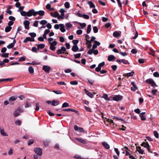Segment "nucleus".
<instances>
[{"label":"nucleus","instance_id":"obj_20","mask_svg":"<svg viewBox=\"0 0 159 159\" xmlns=\"http://www.w3.org/2000/svg\"><path fill=\"white\" fill-rule=\"evenodd\" d=\"M116 58L114 55H109L108 57V60L109 61H112L116 59Z\"/></svg>","mask_w":159,"mask_h":159},{"label":"nucleus","instance_id":"obj_51","mask_svg":"<svg viewBox=\"0 0 159 159\" xmlns=\"http://www.w3.org/2000/svg\"><path fill=\"white\" fill-rule=\"evenodd\" d=\"M79 24L80 25V26L82 27L81 28V29H83L86 26V24L85 23H79Z\"/></svg>","mask_w":159,"mask_h":159},{"label":"nucleus","instance_id":"obj_34","mask_svg":"<svg viewBox=\"0 0 159 159\" xmlns=\"http://www.w3.org/2000/svg\"><path fill=\"white\" fill-rule=\"evenodd\" d=\"M28 70L30 73H33L34 72V70L32 66H29L28 68Z\"/></svg>","mask_w":159,"mask_h":159},{"label":"nucleus","instance_id":"obj_54","mask_svg":"<svg viewBox=\"0 0 159 159\" xmlns=\"http://www.w3.org/2000/svg\"><path fill=\"white\" fill-rule=\"evenodd\" d=\"M15 124L18 125H20L21 124V122L20 120H17L15 121Z\"/></svg>","mask_w":159,"mask_h":159},{"label":"nucleus","instance_id":"obj_18","mask_svg":"<svg viewBox=\"0 0 159 159\" xmlns=\"http://www.w3.org/2000/svg\"><path fill=\"white\" fill-rule=\"evenodd\" d=\"M145 113V112H143L140 113L139 114V116L142 120H146V117L144 115Z\"/></svg>","mask_w":159,"mask_h":159},{"label":"nucleus","instance_id":"obj_27","mask_svg":"<svg viewBox=\"0 0 159 159\" xmlns=\"http://www.w3.org/2000/svg\"><path fill=\"white\" fill-rule=\"evenodd\" d=\"M87 3L89 5L90 8H94L95 7L94 4L92 1H89Z\"/></svg>","mask_w":159,"mask_h":159},{"label":"nucleus","instance_id":"obj_23","mask_svg":"<svg viewBox=\"0 0 159 159\" xmlns=\"http://www.w3.org/2000/svg\"><path fill=\"white\" fill-rule=\"evenodd\" d=\"M17 98V97L16 96H12L9 98V100L10 101H15Z\"/></svg>","mask_w":159,"mask_h":159},{"label":"nucleus","instance_id":"obj_64","mask_svg":"<svg viewBox=\"0 0 159 159\" xmlns=\"http://www.w3.org/2000/svg\"><path fill=\"white\" fill-rule=\"evenodd\" d=\"M7 51V48L6 47L3 48L1 51V52L2 53H4L5 52Z\"/></svg>","mask_w":159,"mask_h":159},{"label":"nucleus","instance_id":"obj_59","mask_svg":"<svg viewBox=\"0 0 159 159\" xmlns=\"http://www.w3.org/2000/svg\"><path fill=\"white\" fill-rule=\"evenodd\" d=\"M114 150H115V152H116V153L117 155L118 156H119V155L120 154V152L118 151V149L117 148H115Z\"/></svg>","mask_w":159,"mask_h":159},{"label":"nucleus","instance_id":"obj_58","mask_svg":"<svg viewBox=\"0 0 159 159\" xmlns=\"http://www.w3.org/2000/svg\"><path fill=\"white\" fill-rule=\"evenodd\" d=\"M120 54L123 56H125L127 55V53L126 52H120Z\"/></svg>","mask_w":159,"mask_h":159},{"label":"nucleus","instance_id":"obj_16","mask_svg":"<svg viewBox=\"0 0 159 159\" xmlns=\"http://www.w3.org/2000/svg\"><path fill=\"white\" fill-rule=\"evenodd\" d=\"M71 49L74 52H77L79 50V48L77 45H74L72 47Z\"/></svg>","mask_w":159,"mask_h":159},{"label":"nucleus","instance_id":"obj_11","mask_svg":"<svg viewBox=\"0 0 159 159\" xmlns=\"http://www.w3.org/2000/svg\"><path fill=\"white\" fill-rule=\"evenodd\" d=\"M141 146L146 148L149 152H150V146L148 143L143 142L141 144Z\"/></svg>","mask_w":159,"mask_h":159},{"label":"nucleus","instance_id":"obj_8","mask_svg":"<svg viewBox=\"0 0 159 159\" xmlns=\"http://www.w3.org/2000/svg\"><path fill=\"white\" fill-rule=\"evenodd\" d=\"M123 98V96L120 95H115L113 98V99L114 101H119L121 100Z\"/></svg>","mask_w":159,"mask_h":159},{"label":"nucleus","instance_id":"obj_48","mask_svg":"<svg viewBox=\"0 0 159 159\" xmlns=\"http://www.w3.org/2000/svg\"><path fill=\"white\" fill-rule=\"evenodd\" d=\"M122 62L123 63L125 64H129V63L128 62V61L124 59H122Z\"/></svg>","mask_w":159,"mask_h":159},{"label":"nucleus","instance_id":"obj_46","mask_svg":"<svg viewBox=\"0 0 159 159\" xmlns=\"http://www.w3.org/2000/svg\"><path fill=\"white\" fill-rule=\"evenodd\" d=\"M70 84L73 85H76L78 84V82L76 81H72L70 82Z\"/></svg>","mask_w":159,"mask_h":159},{"label":"nucleus","instance_id":"obj_9","mask_svg":"<svg viewBox=\"0 0 159 159\" xmlns=\"http://www.w3.org/2000/svg\"><path fill=\"white\" fill-rule=\"evenodd\" d=\"M105 65V62L104 61L99 63L97 67L95 68V70L97 72H99L101 69V67Z\"/></svg>","mask_w":159,"mask_h":159},{"label":"nucleus","instance_id":"obj_49","mask_svg":"<svg viewBox=\"0 0 159 159\" xmlns=\"http://www.w3.org/2000/svg\"><path fill=\"white\" fill-rule=\"evenodd\" d=\"M25 57H22L19 58L18 61H25Z\"/></svg>","mask_w":159,"mask_h":159},{"label":"nucleus","instance_id":"obj_44","mask_svg":"<svg viewBox=\"0 0 159 159\" xmlns=\"http://www.w3.org/2000/svg\"><path fill=\"white\" fill-rule=\"evenodd\" d=\"M29 34L31 36V38H34L36 37V35L35 33H29Z\"/></svg>","mask_w":159,"mask_h":159},{"label":"nucleus","instance_id":"obj_39","mask_svg":"<svg viewBox=\"0 0 159 159\" xmlns=\"http://www.w3.org/2000/svg\"><path fill=\"white\" fill-rule=\"evenodd\" d=\"M93 31L94 33H96L98 32V29L97 26H94L93 28Z\"/></svg>","mask_w":159,"mask_h":159},{"label":"nucleus","instance_id":"obj_53","mask_svg":"<svg viewBox=\"0 0 159 159\" xmlns=\"http://www.w3.org/2000/svg\"><path fill=\"white\" fill-rule=\"evenodd\" d=\"M105 119H106V121L110 123V124H113V121L112 120L110 119H107L105 118Z\"/></svg>","mask_w":159,"mask_h":159},{"label":"nucleus","instance_id":"obj_37","mask_svg":"<svg viewBox=\"0 0 159 159\" xmlns=\"http://www.w3.org/2000/svg\"><path fill=\"white\" fill-rule=\"evenodd\" d=\"M64 6L67 9L69 8L70 7V6L69 2H66L64 4Z\"/></svg>","mask_w":159,"mask_h":159},{"label":"nucleus","instance_id":"obj_55","mask_svg":"<svg viewBox=\"0 0 159 159\" xmlns=\"http://www.w3.org/2000/svg\"><path fill=\"white\" fill-rule=\"evenodd\" d=\"M82 31L81 30H77L76 33L77 34H81L82 33Z\"/></svg>","mask_w":159,"mask_h":159},{"label":"nucleus","instance_id":"obj_6","mask_svg":"<svg viewBox=\"0 0 159 159\" xmlns=\"http://www.w3.org/2000/svg\"><path fill=\"white\" fill-rule=\"evenodd\" d=\"M146 82L151 84L152 86H155L157 87V85H156V83L152 79H148L146 80Z\"/></svg>","mask_w":159,"mask_h":159},{"label":"nucleus","instance_id":"obj_42","mask_svg":"<svg viewBox=\"0 0 159 159\" xmlns=\"http://www.w3.org/2000/svg\"><path fill=\"white\" fill-rule=\"evenodd\" d=\"M39 22V21L35 20L33 24V26L35 27H38Z\"/></svg>","mask_w":159,"mask_h":159},{"label":"nucleus","instance_id":"obj_50","mask_svg":"<svg viewBox=\"0 0 159 159\" xmlns=\"http://www.w3.org/2000/svg\"><path fill=\"white\" fill-rule=\"evenodd\" d=\"M82 17H83L84 19H89V16L88 15L86 14H82Z\"/></svg>","mask_w":159,"mask_h":159},{"label":"nucleus","instance_id":"obj_62","mask_svg":"<svg viewBox=\"0 0 159 159\" xmlns=\"http://www.w3.org/2000/svg\"><path fill=\"white\" fill-rule=\"evenodd\" d=\"M139 62L140 63L142 64L144 62V60L143 59H139L138 60Z\"/></svg>","mask_w":159,"mask_h":159},{"label":"nucleus","instance_id":"obj_4","mask_svg":"<svg viewBox=\"0 0 159 159\" xmlns=\"http://www.w3.org/2000/svg\"><path fill=\"white\" fill-rule=\"evenodd\" d=\"M21 14L22 16H27L28 17H30L32 16V9L29 10L28 12H26L24 11H21Z\"/></svg>","mask_w":159,"mask_h":159},{"label":"nucleus","instance_id":"obj_45","mask_svg":"<svg viewBox=\"0 0 159 159\" xmlns=\"http://www.w3.org/2000/svg\"><path fill=\"white\" fill-rule=\"evenodd\" d=\"M154 134L156 138H159V134L157 131H154Z\"/></svg>","mask_w":159,"mask_h":159},{"label":"nucleus","instance_id":"obj_10","mask_svg":"<svg viewBox=\"0 0 159 159\" xmlns=\"http://www.w3.org/2000/svg\"><path fill=\"white\" fill-rule=\"evenodd\" d=\"M42 68L43 70L47 73H49L51 70V68L50 66L46 65L43 66Z\"/></svg>","mask_w":159,"mask_h":159},{"label":"nucleus","instance_id":"obj_31","mask_svg":"<svg viewBox=\"0 0 159 159\" xmlns=\"http://www.w3.org/2000/svg\"><path fill=\"white\" fill-rule=\"evenodd\" d=\"M12 28L11 27L9 26H7L5 29V31L6 32H9L11 30Z\"/></svg>","mask_w":159,"mask_h":159},{"label":"nucleus","instance_id":"obj_33","mask_svg":"<svg viewBox=\"0 0 159 159\" xmlns=\"http://www.w3.org/2000/svg\"><path fill=\"white\" fill-rule=\"evenodd\" d=\"M91 31V25H89L87 26L86 32L87 34L90 33Z\"/></svg>","mask_w":159,"mask_h":159},{"label":"nucleus","instance_id":"obj_32","mask_svg":"<svg viewBox=\"0 0 159 159\" xmlns=\"http://www.w3.org/2000/svg\"><path fill=\"white\" fill-rule=\"evenodd\" d=\"M47 21L46 20H42L40 21L39 23L42 25H46L47 23Z\"/></svg>","mask_w":159,"mask_h":159},{"label":"nucleus","instance_id":"obj_47","mask_svg":"<svg viewBox=\"0 0 159 159\" xmlns=\"http://www.w3.org/2000/svg\"><path fill=\"white\" fill-rule=\"evenodd\" d=\"M30 37L26 38L23 41V42L26 43L28 41H30Z\"/></svg>","mask_w":159,"mask_h":159},{"label":"nucleus","instance_id":"obj_28","mask_svg":"<svg viewBox=\"0 0 159 159\" xmlns=\"http://www.w3.org/2000/svg\"><path fill=\"white\" fill-rule=\"evenodd\" d=\"M51 6L50 4H48L46 6V8L50 11H52L54 10L53 8H51Z\"/></svg>","mask_w":159,"mask_h":159},{"label":"nucleus","instance_id":"obj_35","mask_svg":"<svg viewBox=\"0 0 159 159\" xmlns=\"http://www.w3.org/2000/svg\"><path fill=\"white\" fill-rule=\"evenodd\" d=\"M8 55L9 53H3V54H1L0 53V56L2 57H8Z\"/></svg>","mask_w":159,"mask_h":159},{"label":"nucleus","instance_id":"obj_3","mask_svg":"<svg viewBox=\"0 0 159 159\" xmlns=\"http://www.w3.org/2000/svg\"><path fill=\"white\" fill-rule=\"evenodd\" d=\"M32 9V16H35L37 15L40 16H43L44 15V11L43 10L35 11L34 9Z\"/></svg>","mask_w":159,"mask_h":159},{"label":"nucleus","instance_id":"obj_56","mask_svg":"<svg viewBox=\"0 0 159 159\" xmlns=\"http://www.w3.org/2000/svg\"><path fill=\"white\" fill-rule=\"evenodd\" d=\"M96 39V38L94 36H92L90 40L88 41V42L91 43L92 42L95 41L94 40Z\"/></svg>","mask_w":159,"mask_h":159},{"label":"nucleus","instance_id":"obj_60","mask_svg":"<svg viewBox=\"0 0 159 159\" xmlns=\"http://www.w3.org/2000/svg\"><path fill=\"white\" fill-rule=\"evenodd\" d=\"M154 76L155 77H158L159 76V74L157 72H155L153 74Z\"/></svg>","mask_w":159,"mask_h":159},{"label":"nucleus","instance_id":"obj_19","mask_svg":"<svg viewBox=\"0 0 159 159\" xmlns=\"http://www.w3.org/2000/svg\"><path fill=\"white\" fill-rule=\"evenodd\" d=\"M60 29L61 31L62 32H64L66 31L65 29L64 25L63 24H60Z\"/></svg>","mask_w":159,"mask_h":159},{"label":"nucleus","instance_id":"obj_40","mask_svg":"<svg viewBox=\"0 0 159 159\" xmlns=\"http://www.w3.org/2000/svg\"><path fill=\"white\" fill-rule=\"evenodd\" d=\"M69 106V104L68 103H67L66 102H65L63 104L62 106V107L64 108V107H67Z\"/></svg>","mask_w":159,"mask_h":159},{"label":"nucleus","instance_id":"obj_30","mask_svg":"<svg viewBox=\"0 0 159 159\" xmlns=\"http://www.w3.org/2000/svg\"><path fill=\"white\" fill-rule=\"evenodd\" d=\"M76 139L79 142H80L83 144L86 143V141L82 139L77 138Z\"/></svg>","mask_w":159,"mask_h":159},{"label":"nucleus","instance_id":"obj_24","mask_svg":"<svg viewBox=\"0 0 159 159\" xmlns=\"http://www.w3.org/2000/svg\"><path fill=\"white\" fill-rule=\"evenodd\" d=\"M66 29L67 30H68L70 28L72 27L73 26L69 22L66 23Z\"/></svg>","mask_w":159,"mask_h":159},{"label":"nucleus","instance_id":"obj_17","mask_svg":"<svg viewBox=\"0 0 159 159\" xmlns=\"http://www.w3.org/2000/svg\"><path fill=\"white\" fill-rule=\"evenodd\" d=\"M120 33L121 32H120L116 31L113 32V36L117 38L120 35Z\"/></svg>","mask_w":159,"mask_h":159},{"label":"nucleus","instance_id":"obj_2","mask_svg":"<svg viewBox=\"0 0 159 159\" xmlns=\"http://www.w3.org/2000/svg\"><path fill=\"white\" fill-rule=\"evenodd\" d=\"M48 44L50 45L49 49L50 50L54 51L56 49V46L57 44V42L56 39L50 37L48 39Z\"/></svg>","mask_w":159,"mask_h":159},{"label":"nucleus","instance_id":"obj_1","mask_svg":"<svg viewBox=\"0 0 159 159\" xmlns=\"http://www.w3.org/2000/svg\"><path fill=\"white\" fill-rule=\"evenodd\" d=\"M100 43L96 40L94 41V43L92 47L87 52V53L91 55L93 53L94 55H97L98 53V50L95 49L97 48V46L100 45Z\"/></svg>","mask_w":159,"mask_h":159},{"label":"nucleus","instance_id":"obj_57","mask_svg":"<svg viewBox=\"0 0 159 159\" xmlns=\"http://www.w3.org/2000/svg\"><path fill=\"white\" fill-rule=\"evenodd\" d=\"M57 53L58 54H60L62 53H63V52H62L61 49H59L57 50Z\"/></svg>","mask_w":159,"mask_h":159},{"label":"nucleus","instance_id":"obj_21","mask_svg":"<svg viewBox=\"0 0 159 159\" xmlns=\"http://www.w3.org/2000/svg\"><path fill=\"white\" fill-rule=\"evenodd\" d=\"M102 144L104 147L106 149H108L110 148L109 145L106 142H103L102 143Z\"/></svg>","mask_w":159,"mask_h":159},{"label":"nucleus","instance_id":"obj_25","mask_svg":"<svg viewBox=\"0 0 159 159\" xmlns=\"http://www.w3.org/2000/svg\"><path fill=\"white\" fill-rule=\"evenodd\" d=\"M102 98H103L107 101H109L110 100V98L108 97V95L106 94H103Z\"/></svg>","mask_w":159,"mask_h":159},{"label":"nucleus","instance_id":"obj_63","mask_svg":"<svg viewBox=\"0 0 159 159\" xmlns=\"http://www.w3.org/2000/svg\"><path fill=\"white\" fill-rule=\"evenodd\" d=\"M117 66L116 65H114L111 66V68L113 70H116L117 69Z\"/></svg>","mask_w":159,"mask_h":159},{"label":"nucleus","instance_id":"obj_41","mask_svg":"<svg viewBox=\"0 0 159 159\" xmlns=\"http://www.w3.org/2000/svg\"><path fill=\"white\" fill-rule=\"evenodd\" d=\"M81 53H78V54H75L74 55V57L76 59V58H78L80 57V56H81Z\"/></svg>","mask_w":159,"mask_h":159},{"label":"nucleus","instance_id":"obj_5","mask_svg":"<svg viewBox=\"0 0 159 159\" xmlns=\"http://www.w3.org/2000/svg\"><path fill=\"white\" fill-rule=\"evenodd\" d=\"M23 111L22 109L20 107L18 108L17 110H16L13 113V115L15 117L18 116L20 113Z\"/></svg>","mask_w":159,"mask_h":159},{"label":"nucleus","instance_id":"obj_7","mask_svg":"<svg viewBox=\"0 0 159 159\" xmlns=\"http://www.w3.org/2000/svg\"><path fill=\"white\" fill-rule=\"evenodd\" d=\"M34 152L38 156H41L42 154V149L40 148H35L34 149Z\"/></svg>","mask_w":159,"mask_h":159},{"label":"nucleus","instance_id":"obj_52","mask_svg":"<svg viewBox=\"0 0 159 159\" xmlns=\"http://www.w3.org/2000/svg\"><path fill=\"white\" fill-rule=\"evenodd\" d=\"M139 150L138 149L137 150L138 151L139 153L141 154H143V152H144V151L143 150L141 149L140 147H139Z\"/></svg>","mask_w":159,"mask_h":159},{"label":"nucleus","instance_id":"obj_22","mask_svg":"<svg viewBox=\"0 0 159 159\" xmlns=\"http://www.w3.org/2000/svg\"><path fill=\"white\" fill-rule=\"evenodd\" d=\"M59 102L58 100H54L52 102V105L54 106H56L59 104Z\"/></svg>","mask_w":159,"mask_h":159},{"label":"nucleus","instance_id":"obj_15","mask_svg":"<svg viewBox=\"0 0 159 159\" xmlns=\"http://www.w3.org/2000/svg\"><path fill=\"white\" fill-rule=\"evenodd\" d=\"M16 42L15 39H14L13 41V42L12 43H11L9 44L7 46V48L8 49H11L15 45V44L16 43Z\"/></svg>","mask_w":159,"mask_h":159},{"label":"nucleus","instance_id":"obj_38","mask_svg":"<svg viewBox=\"0 0 159 159\" xmlns=\"http://www.w3.org/2000/svg\"><path fill=\"white\" fill-rule=\"evenodd\" d=\"M64 14H61V15H59L58 16V19H64Z\"/></svg>","mask_w":159,"mask_h":159},{"label":"nucleus","instance_id":"obj_43","mask_svg":"<svg viewBox=\"0 0 159 159\" xmlns=\"http://www.w3.org/2000/svg\"><path fill=\"white\" fill-rule=\"evenodd\" d=\"M84 108L87 111H88L89 112H91L92 111L91 109L89 107H87V106H84Z\"/></svg>","mask_w":159,"mask_h":159},{"label":"nucleus","instance_id":"obj_12","mask_svg":"<svg viewBox=\"0 0 159 159\" xmlns=\"http://www.w3.org/2000/svg\"><path fill=\"white\" fill-rule=\"evenodd\" d=\"M84 91L85 92L86 94L89 97L91 98H93L94 96V95L95 94V93H90L88 90L85 89Z\"/></svg>","mask_w":159,"mask_h":159},{"label":"nucleus","instance_id":"obj_29","mask_svg":"<svg viewBox=\"0 0 159 159\" xmlns=\"http://www.w3.org/2000/svg\"><path fill=\"white\" fill-rule=\"evenodd\" d=\"M45 47V44H40L37 45L38 49H43Z\"/></svg>","mask_w":159,"mask_h":159},{"label":"nucleus","instance_id":"obj_36","mask_svg":"<svg viewBox=\"0 0 159 159\" xmlns=\"http://www.w3.org/2000/svg\"><path fill=\"white\" fill-rule=\"evenodd\" d=\"M52 92L57 94H60L62 93V92L60 90H53Z\"/></svg>","mask_w":159,"mask_h":159},{"label":"nucleus","instance_id":"obj_13","mask_svg":"<svg viewBox=\"0 0 159 159\" xmlns=\"http://www.w3.org/2000/svg\"><path fill=\"white\" fill-rule=\"evenodd\" d=\"M0 133L1 134L4 136H7L8 134L5 132L4 129L2 127H0Z\"/></svg>","mask_w":159,"mask_h":159},{"label":"nucleus","instance_id":"obj_26","mask_svg":"<svg viewBox=\"0 0 159 159\" xmlns=\"http://www.w3.org/2000/svg\"><path fill=\"white\" fill-rule=\"evenodd\" d=\"M50 15L53 17H58L59 15V14L58 12H55L54 13L51 12L50 13Z\"/></svg>","mask_w":159,"mask_h":159},{"label":"nucleus","instance_id":"obj_14","mask_svg":"<svg viewBox=\"0 0 159 159\" xmlns=\"http://www.w3.org/2000/svg\"><path fill=\"white\" fill-rule=\"evenodd\" d=\"M30 24V22L29 21L25 20L23 23V24L24 25L25 28V29L28 30L29 29V25Z\"/></svg>","mask_w":159,"mask_h":159},{"label":"nucleus","instance_id":"obj_61","mask_svg":"<svg viewBox=\"0 0 159 159\" xmlns=\"http://www.w3.org/2000/svg\"><path fill=\"white\" fill-rule=\"evenodd\" d=\"M131 52L133 54H136L137 52V50L135 49H133L131 50Z\"/></svg>","mask_w":159,"mask_h":159}]
</instances>
